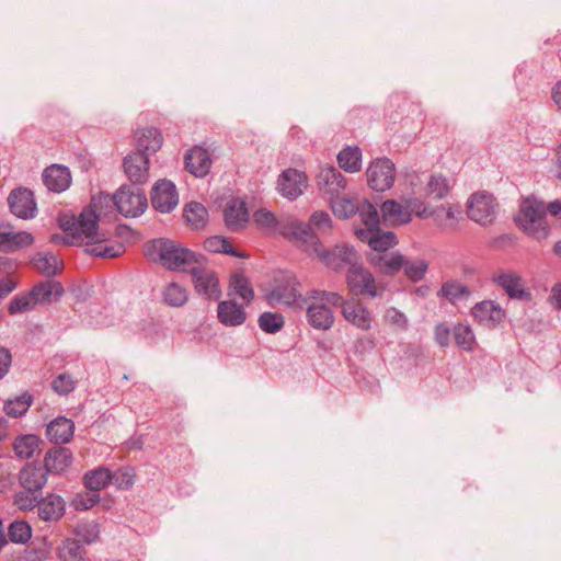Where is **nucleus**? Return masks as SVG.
<instances>
[{"label": "nucleus", "mask_w": 561, "mask_h": 561, "mask_svg": "<svg viewBox=\"0 0 561 561\" xmlns=\"http://www.w3.org/2000/svg\"><path fill=\"white\" fill-rule=\"evenodd\" d=\"M64 236L53 234L51 241L66 245L87 244V252L98 257H117L124 253L125 247L112 240L108 233L99 226L98 213H60L57 218Z\"/></svg>", "instance_id": "obj_1"}, {"label": "nucleus", "mask_w": 561, "mask_h": 561, "mask_svg": "<svg viewBox=\"0 0 561 561\" xmlns=\"http://www.w3.org/2000/svg\"><path fill=\"white\" fill-rule=\"evenodd\" d=\"M321 195L330 203L331 210H377L375 205L356 192H345L347 179L333 165H321L316 175Z\"/></svg>", "instance_id": "obj_2"}, {"label": "nucleus", "mask_w": 561, "mask_h": 561, "mask_svg": "<svg viewBox=\"0 0 561 561\" xmlns=\"http://www.w3.org/2000/svg\"><path fill=\"white\" fill-rule=\"evenodd\" d=\"M296 241V247L310 256L318 257L328 267L340 271L346 266L350 268L359 264V254L350 245H336L327 251L318 237L313 233L311 227H302L299 232H286Z\"/></svg>", "instance_id": "obj_3"}, {"label": "nucleus", "mask_w": 561, "mask_h": 561, "mask_svg": "<svg viewBox=\"0 0 561 561\" xmlns=\"http://www.w3.org/2000/svg\"><path fill=\"white\" fill-rule=\"evenodd\" d=\"M145 255L149 261L159 263L170 271H185L194 263L204 261V255L183 247L168 238H159L145 245Z\"/></svg>", "instance_id": "obj_4"}, {"label": "nucleus", "mask_w": 561, "mask_h": 561, "mask_svg": "<svg viewBox=\"0 0 561 561\" xmlns=\"http://www.w3.org/2000/svg\"><path fill=\"white\" fill-rule=\"evenodd\" d=\"M307 298L310 300L306 307L309 325L319 331L330 330L335 319L330 306H339L342 296L334 291L313 289L307 294Z\"/></svg>", "instance_id": "obj_5"}, {"label": "nucleus", "mask_w": 561, "mask_h": 561, "mask_svg": "<svg viewBox=\"0 0 561 561\" xmlns=\"http://www.w3.org/2000/svg\"><path fill=\"white\" fill-rule=\"evenodd\" d=\"M362 226L354 227L355 236L363 242L368 243L371 252H389L398 244L396 234L391 231L380 230V213H358Z\"/></svg>", "instance_id": "obj_6"}, {"label": "nucleus", "mask_w": 561, "mask_h": 561, "mask_svg": "<svg viewBox=\"0 0 561 561\" xmlns=\"http://www.w3.org/2000/svg\"><path fill=\"white\" fill-rule=\"evenodd\" d=\"M266 299L273 307L283 305L297 309H302L308 300L300 290L299 279L293 273H285L266 295Z\"/></svg>", "instance_id": "obj_7"}, {"label": "nucleus", "mask_w": 561, "mask_h": 561, "mask_svg": "<svg viewBox=\"0 0 561 561\" xmlns=\"http://www.w3.org/2000/svg\"><path fill=\"white\" fill-rule=\"evenodd\" d=\"M205 260L194 263L190 268V274L194 289L198 295L209 300H218L222 294L217 274L204 265Z\"/></svg>", "instance_id": "obj_8"}, {"label": "nucleus", "mask_w": 561, "mask_h": 561, "mask_svg": "<svg viewBox=\"0 0 561 561\" xmlns=\"http://www.w3.org/2000/svg\"><path fill=\"white\" fill-rule=\"evenodd\" d=\"M368 186L376 192H385L393 186L396 179L394 163L388 158H377L366 170Z\"/></svg>", "instance_id": "obj_9"}, {"label": "nucleus", "mask_w": 561, "mask_h": 561, "mask_svg": "<svg viewBox=\"0 0 561 561\" xmlns=\"http://www.w3.org/2000/svg\"><path fill=\"white\" fill-rule=\"evenodd\" d=\"M252 219V225H255L259 229L266 230L270 232H279L287 240L296 245V241L287 236L286 232H299L302 227H310L307 224H302L297 220H293L290 218H277L275 213H254Z\"/></svg>", "instance_id": "obj_10"}, {"label": "nucleus", "mask_w": 561, "mask_h": 561, "mask_svg": "<svg viewBox=\"0 0 561 561\" xmlns=\"http://www.w3.org/2000/svg\"><path fill=\"white\" fill-rule=\"evenodd\" d=\"M513 220L519 230L535 240H543L550 233L547 213H515Z\"/></svg>", "instance_id": "obj_11"}, {"label": "nucleus", "mask_w": 561, "mask_h": 561, "mask_svg": "<svg viewBox=\"0 0 561 561\" xmlns=\"http://www.w3.org/2000/svg\"><path fill=\"white\" fill-rule=\"evenodd\" d=\"M309 184V179L304 171L288 168L277 179L278 193L288 201H295L304 194Z\"/></svg>", "instance_id": "obj_12"}, {"label": "nucleus", "mask_w": 561, "mask_h": 561, "mask_svg": "<svg viewBox=\"0 0 561 561\" xmlns=\"http://www.w3.org/2000/svg\"><path fill=\"white\" fill-rule=\"evenodd\" d=\"M346 283L353 294L368 296L370 298L380 295L374 275L359 264L348 270Z\"/></svg>", "instance_id": "obj_13"}, {"label": "nucleus", "mask_w": 561, "mask_h": 561, "mask_svg": "<svg viewBox=\"0 0 561 561\" xmlns=\"http://www.w3.org/2000/svg\"><path fill=\"white\" fill-rule=\"evenodd\" d=\"M491 279L512 299L523 300L530 297V293L526 288L524 278L515 271H500L494 274Z\"/></svg>", "instance_id": "obj_14"}, {"label": "nucleus", "mask_w": 561, "mask_h": 561, "mask_svg": "<svg viewBox=\"0 0 561 561\" xmlns=\"http://www.w3.org/2000/svg\"><path fill=\"white\" fill-rule=\"evenodd\" d=\"M341 313L343 318L353 327L360 331L371 329L373 316L368 308L358 299L341 300Z\"/></svg>", "instance_id": "obj_15"}, {"label": "nucleus", "mask_w": 561, "mask_h": 561, "mask_svg": "<svg viewBox=\"0 0 561 561\" xmlns=\"http://www.w3.org/2000/svg\"><path fill=\"white\" fill-rule=\"evenodd\" d=\"M116 210H147L148 201L139 187L124 184L114 193Z\"/></svg>", "instance_id": "obj_16"}, {"label": "nucleus", "mask_w": 561, "mask_h": 561, "mask_svg": "<svg viewBox=\"0 0 561 561\" xmlns=\"http://www.w3.org/2000/svg\"><path fill=\"white\" fill-rule=\"evenodd\" d=\"M154 210H173L179 204V193L173 182L167 179L154 183L150 193Z\"/></svg>", "instance_id": "obj_17"}, {"label": "nucleus", "mask_w": 561, "mask_h": 561, "mask_svg": "<svg viewBox=\"0 0 561 561\" xmlns=\"http://www.w3.org/2000/svg\"><path fill=\"white\" fill-rule=\"evenodd\" d=\"M368 262L380 274L394 276L402 270L405 263V256L399 251L371 252L368 255Z\"/></svg>", "instance_id": "obj_18"}, {"label": "nucleus", "mask_w": 561, "mask_h": 561, "mask_svg": "<svg viewBox=\"0 0 561 561\" xmlns=\"http://www.w3.org/2000/svg\"><path fill=\"white\" fill-rule=\"evenodd\" d=\"M149 156L140 151H133L124 158V172L134 184H144L149 178Z\"/></svg>", "instance_id": "obj_19"}, {"label": "nucleus", "mask_w": 561, "mask_h": 561, "mask_svg": "<svg viewBox=\"0 0 561 561\" xmlns=\"http://www.w3.org/2000/svg\"><path fill=\"white\" fill-rule=\"evenodd\" d=\"M42 181L46 188L53 193H62L71 185V172L62 164H51L44 169Z\"/></svg>", "instance_id": "obj_20"}, {"label": "nucleus", "mask_w": 561, "mask_h": 561, "mask_svg": "<svg viewBox=\"0 0 561 561\" xmlns=\"http://www.w3.org/2000/svg\"><path fill=\"white\" fill-rule=\"evenodd\" d=\"M471 314L479 324L494 328L504 319L505 311L495 301L483 300L473 306Z\"/></svg>", "instance_id": "obj_21"}, {"label": "nucleus", "mask_w": 561, "mask_h": 561, "mask_svg": "<svg viewBox=\"0 0 561 561\" xmlns=\"http://www.w3.org/2000/svg\"><path fill=\"white\" fill-rule=\"evenodd\" d=\"M420 219H431L443 231H456L466 221V213H415Z\"/></svg>", "instance_id": "obj_22"}, {"label": "nucleus", "mask_w": 561, "mask_h": 561, "mask_svg": "<svg viewBox=\"0 0 561 561\" xmlns=\"http://www.w3.org/2000/svg\"><path fill=\"white\" fill-rule=\"evenodd\" d=\"M217 317L226 327H239L247 320L244 308L234 300H224L218 304Z\"/></svg>", "instance_id": "obj_23"}, {"label": "nucleus", "mask_w": 561, "mask_h": 561, "mask_svg": "<svg viewBox=\"0 0 561 561\" xmlns=\"http://www.w3.org/2000/svg\"><path fill=\"white\" fill-rule=\"evenodd\" d=\"M210 167V156L207 150L202 147L192 148L185 156V168L195 176L203 178L207 175Z\"/></svg>", "instance_id": "obj_24"}, {"label": "nucleus", "mask_w": 561, "mask_h": 561, "mask_svg": "<svg viewBox=\"0 0 561 561\" xmlns=\"http://www.w3.org/2000/svg\"><path fill=\"white\" fill-rule=\"evenodd\" d=\"M136 150L148 154L156 153L162 146L163 138L161 133L153 127L142 128L136 131Z\"/></svg>", "instance_id": "obj_25"}, {"label": "nucleus", "mask_w": 561, "mask_h": 561, "mask_svg": "<svg viewBox=\"0 0 561 561\" xmlns=\"http://www.w3.org/2000/svg\"><path fill=\"white\" fill-rule=\"evenodd\" d=\"M19 481L24 490L39 492L47 482V473L43 468L26 465L20 471Z\"/></svg>", "instance_id": "obj_26"}, {"label": "nucleus", "mask_w": 561, "mask_h": 561, "mask_svg": "<svg viewBox=\"0 0 561 561\" xmlns=\"http://www.w3.org/2000/svg\"><path fill=\"white\" fill-rule=\"evenodd\" d=\"M75 424L71 420L60 416L53 420L46 430L47 437L55 444H67L73 436Z\"/></svg>", "instance_id": "obj_27"}, {"label": "nucleus", "mask_w": 561, "mask_h": 561, "mask_svg": "<svg viewBox=\"0 0 561 561\" xmlns=\"http://www.w3.org/2000/svg\"><path fill=\"white\" fill-rule=\"evenodd\" d=\"M38 516L45 522H55L65 514V501L57 494H48L41 499L38 507Z\"/></svg>", "instance_id": "obj_28"}, {"label": "nucleus", "mask_w": 561, "mask_h": 561, "mask_svg": "<svg viewBox=\"0 0 561 561\" xmlns=\"http://www.w3.org/2000/svg\"><path fill=\"white\" fill-rule=\"evenodd\" d=\"M42 440L37 435L23 434L15 437L13 450L15 456L21 459H31L41 453Z\"/></svg>", "instance_id": "obj_29"}, {"label": "nucleus", "mask_w": 561, "mask_h": 561, "mask_svg": "<svg viewBox=\"0 0 561 561\" xmlns=\"http://www.w3.org/2000/svg\"><path fill=\"white\" fill-rule=\"evenodd\" d=\"M72 455L68 448L50 449L44 459V470L51 473H62L70 466Z\"/></svg>", "instance_id": "obj_30"}, {"label": "nucleus", "mask_w": 561, "mask_h": 561, "mask_svg": "<svg viewBox=\"0 0 561 561\" xmlns=\"http://www.w3.org/2000/svg\"><path fill=\"white\" fill-rule=\"evenodd\" d=\"M34 297L35 304H49L60 298L64 294L61 283L57 280H46L36 284L30 291Z\"/></svg>", "instance_id": "obj_31"}, {"label": "nucleus", "mask_w": 561, "mask_h": 561, "mask_svg": "<svg viewBox=\"0 0 561 561\" xmlns=\"http://www.w3.org/2000/svg\"><path fill=\"white\" fill-rule=\"evenodd\" d=\"M32 264L45 276H54L62 270V261L51 252H38L32 257Z\"/></svg>", "instance_id": "obj_32"}, {"label": "nucleus", "mask_w": 561, "mask_h": 561, "mask_svg": "<svg viewBox=\"0 0 561 561\" xmlns=\"http://www.w3.org/2000/svg\"><path fill=\"white\" fill-rule=\"evenodd\" d=\"M10 210H37L34 194L26 187H16L8 196Z\"/></svg>", "instance_id": "obj_33"}, {"label": "nucleus", "mask_w": 561, "mask_h": 561, "mask_svg": "<svg viewBox=\"0 0 561 561\" xmlns=\"http://www.w3.org/2000/svg\"><path fill=\"white\" fill-rule=\"evenodd\" d=\"M113 477L110 469L99 467L88 471L83 477V484L88 491L96 492L107 488L112 483Z\"/></svg>", "instance_id": "obj_34"}, {"label": "nucleus", "mask_w": 561, "mask_h": 561, "mask_svg": "<svg viewBox=\"0 0 561 561\" xmlns=\"http://www.w3.org/2000/svg\"><path fill=\"white\" fill-rule=\"evenodd\" d=\"M211 199L209 207L215 210H248L245 201L233 196L229 191L215 192Z\"/></svg>", "instance_id": "obj_35"}, {"label": "nucleus", "mask_w": 561, "mask_h": 561, "mask_svg": "<svg viewBox=\"0 0 561 561\" xmlns=\"http://www.w3.org/2000/svg\"><path fill=\"white\" fill-rule=\"evenodd\" d=\"M341 169L348 173H356L362 169V150L356 146H347L342 149L337 157Z\"/></svg>", "instance_id": "obj_36"}, {"label": "nucleus", "mask_w": 561, "mask_h": 561, "mask_svg": "<svg viewBox=\"0 0 561 561\" xmlns=\"http://www.w3.org/2000/svg\"><path fill=\"white\" fill-rule=\"evenodd\" d=\"M470 295L471 290L458 280L445 282L437 291V297L447 299L451 305L469 298Z\"/></svg>", "instance_id": "obj_37"}, {"label": "nucleus", "mask_w": 561, "mask_h": 561, "mask_svg": "<svg viewBox=\"0 0 561 561\" xmlns=\"http://www.w3.org/2000/svg\"><path fill=\"white\" fill-rule=\"evenodd\" d=\"M453 335L456 345L466 352H472L477 346L476 335L468 323L458 322L454 325Z\"/></svg>", "instance_id": "obj_38"}, {"label": "nucleus", "mask_w": 561, "mask_h": 561, "mask_svg": "<svg viewBox=\"0 0 561 561\" xmlns=\"http://www.w3.org/2000/svg\"><path fill=\"white\" fill-rule=\"evenodd\" d=\"M497 206L495 196L488 191L476 192L467 201V210H493Z\"/></svg>", "instance_id": "obj_39"}, {"label": "nucleus", "mask_w": 561, "mask_h": 561, "mask_svg": "<svg viewBox=\"0 0 561 561\" xmlns=\"http://www.w3.org/2000/svg\"><path fill=\"white\" fill-rule=\"evenodd\" d=\"M163 299L171 307H182L188 299L186 288L179 283H170L163 289Z\"/></svg>", "instance_id": "obj_40"}, {"label": "nucleus", "mask_w": 561, "mask_h": 561, "mask_svg": "<svg viewBox=\"0 0 561 561\" xmlns=\"http://www.w3.org/2000/svg\"><path fill=\"white\" fill-rule=\"evenodd\" d=\"M84 553L82 545L77 539H66L58 547V556L61 561H81Z\"/></svg>", "instance_id": "obj_41"}, {"label": "nucleus", "mask_w": 561, "mask_h": 561, "mask_svg": "<svg viewBox=\"0 0 561 561\" xmlns=\"http://www.w3.org/2000/svg\"><path fill=\"white\" fill-rule=\"evenodd\" d=\"M450 186L444 175H432L425 186V195L433 199H442L448 195Z\"/></svg>", "instance_id": "obj_42"}, {"label": "nucleus", "mask_w": 561, "mask_h": 561, "mask_svg": "<svg viewBox=\"0 0 561 561\" xmlns=\"http://www.w3.org/2000/svg\"><path fill=\"white\" fill-rule=\"evenodd\" d=\"M230 288L234 295L239 296L245 302H251L254 298L253 288L243 273H234L230 278Z\"/></svg>", "instance_id": "obj_43"}, {"label": "nucleus", "mask_w": 561, "mask_h": 561, "mask_svg": "<svg viewBox=\"0 0 561 561\" xmlns=\"http://www.w3.org/2000/svg\"><path fill=\"white\" fill-rule=\"evenodd\" d=\"M257 323L263 332L275 334L284 328L285 319L280 313L266 311L259 317Z\"/></svg>", "instance_id": "obj_44"}, {"label": "nucleus", "mask_w": 561, "mask_h": 561, "mask_svg": "<svg viewBox=\"0 0 561 561\" xmlns=\"http://www.w3.org/2000/svg\"><path fill=\"white\" fill-rule=\"evenodd\" d=\"M224 222L230 232H240L252 225L251 213H224Z\"/></svg>", "instance_id": "obj_45"}, {"label": "nucleus", "mask_w": 561, "mask_h": 561, "mask_svg": "<svg viewBox=\"0 0 561 561\" xmlns=\"http://www.w3.org/2000/svg\"><path fill=\"white\" fill-rule=\"evenodd\" d=\"M75 534L79 538V541H82L85 545H91L99 539V524L94 520L81 522L77 525Z\"/></svg>", "instance_id": "obj_46"}, {"label": "nucleus", "mask_w": 561, "mask_h": 561, "mask_svg": "<svg viewBox=\"0 0 561 561\" xmlns=\"http://www.w3.org/2000/svg\"><path fill=\"white\" fill-rule=\"evenodd\" d=\"M204 248L211 253H224L232 256H240L238 252L232 249L228 239L221 236H213L204 241Z\"/></svg>", "instance_id": "obj_47"}, {"label": "nucleus", "mask_w": 561, "mask_h": 561, "mask_svg": "<svg viewBox=\"0 0 561 561\" xmlns=\"http://www.w3.org/2000/svg\"><path fill=\"white\" fill-rule=\"evenodd\" d=\"M518 210H561V199L546 204L542 199L531 195L520 202Z\"/></svg>", "instance_id": "obj_48"}, {"label": "nucleus", "mask_w": 561, "mask_h": 561, "mask_svg": "<svg viewBox=\"0 0 561 561\" xmlns=\"http://www.w3.org/2000/svg\"><path fill=\"white\" fill-rule=\"evenodd\" d=\"M8 536L14 543H26L32 537V528L24 520H15L10 524Z\"/></svg>", "instance_id": "obj_49"}, {"label": "nucleus", "mask_w": 561, "mask_h": 561, "mask_svg": "<svg viewBox=\"0 0 561 561\" xmlns=\"http://www.w3.org/2000/svg\"><path fill=\"white\" fill-rule=\"evenodd\" d=\"M35 306L36 304L34 297L28 291L25 294L14 296L8 305V311L10 314L13 316L22 312H27L34 309Z\"/></svg>", "instance_id": "obj_50"}, {"label": "nucleus", "mask_w": 561, "mask_h": 561, "mask_svg": "<svg viewBox=\"0 0 561 561\" xmlns=\"http://www.w3.org/2000/svg\"><path fill=\"white\" fill-rule=\"evenodd\" d=\"M402 268L404 270L405 276L411 282H419L425 276L428 270V264L422 259L410 261L405 257V263Z\"/></svg>", "instance_id": "obj_51"}, {"label": "nucleus", "mask_w": 561, "mask_h": 561, "mask_svg": "<svg viewBox=\"0 0 561 561\" xmlns=\"http://www.w3.org/2000/svg\"><path fill=\"white\" fill-rule=\"evenodd\" d=\"M182 219L194 232L205 231L210 222L209 213H182Z\"/></svg>", "instance_id": "obj_52"}, {"label": "nucleus", "mask_w": 561, "mask_h": 561, "mask_svg": "<svg viewBox=\"0 0 561 561\" xmlns=\"http://www.w3.org/2000/svg\"><path fill=\"white\" fill-rule=\"evenodd\" d=\"M31 402L32 400L28 394H22L8 400L4 404V411L9 416L19 417L30 409Z\"/></svg>", "instance_id": "obj_53"}, {"label": "nucleus", "mask_w": 561, "mask_h": 561, "mask_svg": "<svg viewBox=\"0 0 561 561\" xmlns=\"http://www.w3.org/2000/svg\"><path fill=\"white\" fill-rule=\"evenodd\" d=\"M36 492L34 491H27L24 490L21 492H18L14 495L13 503L16 505V507L20 511L23 512H30L34 510L35 507H38L39 501L38 497L35 495Z\"/></svg>", "instance_id": "obj_54"}, {"label": "nucleus", "mask_w": 561, "mask_h": 561, "mask_svg": "<svg viewBox=\"0 0 561 561\" xmlns=\"http://www.w3.org/2000/svg\"><path fill=\"white\" fill-rule=\"evenodd\" d=\"M112 483L121 490H128L133 488L136 481L135 470L130 467L119 469L115 473H112Z\"/></svg>", "instance_id": "obj_55"}, {"label": "nucleus", "mask_w": 561, "mask_h": 561, "mask_svg": "<svg viewBox=\"0 0 561 561\" xmlns=\"http://www.w3.org/2000/svg\"><path fill=\"white\" fill-rule=\"evenodd\" d=\"M77 386V381L70 374L62 373L55 377L51 381V388L61 396L70 393Z\"/></svg>", "instance_id": "obj_56"}, {"label": "nucleus", "mask_w": 561, "mask_h": 561, "mask_svg": "<svg viewBox=\"0 0 561 561\" xmlns=\"http://www.w3.org/2000/svg\"><path fill=\"white\" fill-rule=\"evenodd\" d=\"M99 501V493L89 491L77 493L71 504L77 511H88L92 508Z\"/></svg>", "instance_id": "obj_57"}, {"label": "nucleus", "mask_w": 561, "mask_h": 561, "mask_svg": "<svg viewBox=\"0 0 561 561\" xmlns=\"http://www.w3.org/2000/svg\"><path fill=\"white\" fill-rule=\"evenodd\" d=\"M385 321L398 329L407 330L409 320L407 316L394 307H390L385 312Z\"/></svg>", "instance_id": "obj_58"}, {"label": "nucleus", "mask_w": 561, "mask_h": 561, "mask_svg": "<svg viewBox=\"0 0 561 561\" xmlns=\"http://www.w3.org/2000/svg\"><path fill=\"white\" fill-rule=\"evenodd\" d=\"M114 206V194L100 192L91 198L90 204L83 210H102Z\"/></svg>", "instance_id": "obj_59"}, {"label": "nucleus", "mask_w": 561, "mask_h": 561, "mask_svg": "<svg viewBox=\"0 0 561 561\" xmlns=\"http://www.w3.org/2000/svg\"><path fill=\"white\" fill-rule=\"evenodd\" d=\"M382 220L391 226L407 225L412 220L413 213H381Z\"/></svg>", "instance_id": "obj_60"}, {"label": "nucleus", "mask_w": 561, "mask_h": 561, "mask_svg": "<svg viewBox=\"0 0 561 561\" xmlns=\"http://www.w3.org/2000/svg\"><path fill=\"white\" fill-rule=\"evenodd\" d=\"M435 342L440 347H447L450 344V329L446 323H437L434 328Z\"/></svg>", "instance_id": "obj_61"}, {"label": "nucleus", "mask_w": 561, "mask_h": 561, "mask_svg": "<svg viewBox=\"0 0 561 561\" xmlns=\"http://www.w3.org/2000/svg\"><path fill=\"white\" fill-rule=\"evenodd\" d=\"M311 219L321 231H330L332 229V220L329 213H313Z\"/></svg>", "instance_id": "obj_62"}, {"label": "nucleus", "mask_w": 561, "mask_h": 561, "mask_svg": "<svg viewBox=\"0 0 561 561\" xmlns=\"http://www.w3.org/2000/svg\"><path fill=\"white\" fill-rule=\"evenodd\" d=\"M34 241L31 233L26 231H14L13 237L9 240L10 244L16 245V247H26L32 244Z\"/></svg>", "instance_id": "obj_63"}, {"label": "nucleus", "mask_w": 561, "mask_h": 561, "mask_svg": "<svg viewBox=\"0 0 561 561\" xmlns=\"http://www.w3.org/2000/svg\"><path fill=\"white\" fill-rule=\"evenodd\" d=\"M466 215L481 226L492 225L495 220L494 213H466Z\"/></svg>", "instance_id": "obj_64"}]
</instances>
